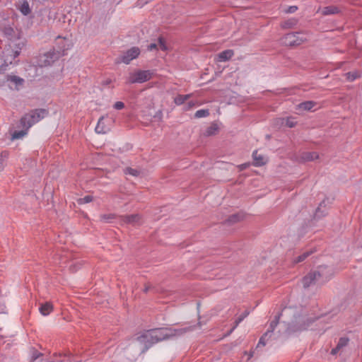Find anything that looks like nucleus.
I'll return each instance as SVG.
<instances>
[{
  "label": "nucleus",
  "mask_w": 362,
  "mask_h": 362,
  "mask_svg": "<svg viewBox=\"0 0 362 362\" xmlns=\"http://www.w3.org/2000/svg\"><path fill=\"white\" fill-rule=\"evenodd\" d=\"M48 112L45 109H35L23 116L20 120L23 129H29L33 124L43 119Z\"/></svg>",
  "instance_id": "f257e3e1"
},
{
  "label": "nucleus",
  "mask_w": 362,
  "mask_h": 362,
  "mask_svg": "<svg viewBox=\"0 0 362 362\" xmlns=\"http://www.w3.org/2000/svg\"><path fill=\"white\" fill-rule=\"evenodd\" d=\"M325 267H320L318 271H313L308 273L302 279V284L305 288H308L316 283L323 284L328 280L325 277Z\"/></svg>",
  "instance_id": "f03ea898"
},
{
  "label": "nucleus",
  "mask_w": 362,
  "mask_h": 362,
  "mask_svg": "<svg viewBox=\"0 0 362 362\" xmlns=\"http://www.w3.org/2000/svg\"><path fill=\"white\" fill-rule=\"evenodd\" d=\"M188 331V328L184 329H151L156 342L170 339L175 336H179Z\"/></svg>",
  "instance_id": "7ed1b4c3"
},
{
  "label": "nucleus",
  "mask_w": 362,
  "mask_h": 362,
  "mask_svg": "<svg viewBox=\"0 0 362 362\" xmlns=\"http://www.w3.org/2000/svg\"><path fill=\"white\" fill-rule=\"evenodd\" d=\"M188 331V328L184 329H151L156 342L170 339L175 336H179Z\"/></svg>",
  "instance_id": "20e7f679"
},
{
  "label": "nucleus",
  "mask_w": 362,
  "mask_h": 362,
  "mask_svg": "<svg viewBox=\"0 0 362 362\" xmlns=\"http://www.w3.org/2000/svg\"><path fill=\"white\" fill-rule=\"evenodd\" d=\"M64 55V50H56L54 48L44 53L39 57L38 64L40 66H51L55 61Z\"/></svg>",
  "instance_id": "39448f33"
},
{
  "label": "nucleus",
  "mask_w": 362,
  "mask_h": 362,
  "mask_svg": "<svg viewBox=\"0 0 362 362\" xmlns=\"http://www.w3.org/2000/svg\"><path fill=\"white\" fill-rule=\"evenodd\" d=\"M153 71L151 70H136L129 73L127 78V83H142L153 78Z\"/></svg>",
  "instance_id": "423d86ee"
},
{
  "label": "nucleus",
  "mask_w": 362,
  "mask_h": 362,
  "mask_svg": "<svg viewBox=\"0 0 362 362\" xmlns=\"http://www.w3.org/2000/svg\"><path fill=\"white\" fill-rule=\"evenodd\" d=\"M284 43L286 46H298L307 40L304 34L302 33H291L286 34L284 38Z\"/></svg>",
  "instance_id": "0eeeda50"
},
{
  "label": "nucleus",
  "mask_w": 362,
  "mask_h": 362,
  "mask_svg": "<svg viewBox=\"0 0 362 362\" xmlns=\"http://www.w3.org/2000/svg\"><path fill=\"white\" fill-rule=\"evenodd\" d=\"M115 122L114 119L106 116H102L95 127V132L98 134H106L109 132Z\"/></svg>",
  "instance_id": "6e6552de"
},
{
  "label": "nucleus",
  "mask_w": 362,
  "mask_h": 362,
  "mask_svg": "<svg viewBox=\"0 0 362 362\" xmlns=\"http://www.w3.org/2000/svg\"><path fill=\"white\" fill-rule=\"evenodd\" d=\"M140 54V49L136 47H133L125 52L120 58V62L129 64L131 61L137 58Z\"/></svg>",
  "instance_id": "1a4fd4ad"
},
{
  "label": "nucleus",
  "mask_w": 362,
  "mask_h": 362,
  "mask_svg": "<svg viewBox=\"0 0 362 362\" xmlns=\"http://www.w3.org/2000/svg\"><path fill=\"white\" fill-rule=\"evenodd\" d=\"M119 218L122 223L132 226H139L142 223V218L138 214L121 216Z\"/></svg>",
  "instance_id": "9d476101"
},
{
  "label": "nucleus",
  "mask_w": 362,
  "mask_h": 362,
  "mask_svg": "<svg viewBox=\"0 0 362 362\" xmlns=\"http://www.w3.org/2000/svg\"><path fill=\"white\" fill-rule=\"evenodd\" d=\"M137 340L144 344L146 349L149 348L153 344H156V341L153 337V334H152L151 330H148L141 336L137 337Z\"/></svg>",
  "instance_id": "9b49d317"
},
{
  "label": "nucleus",
  "mask_w": 362,
  "mask_h": 362,
  "mask_svg": "<svg viewBox=\"0 0 362 362\" xmlns=\"http://www.w3.org/2000/svg\"><path fill=\"white\" fill-rule=\"evenodd\" d=\"M252 158L254 160L253 165L257 167L262 166L266 164L267 161L262 155L258 154L257 151L252 153Z\"/></svg>",
  "instance_id": "f8f14e48"
},
{
  "label": "nucleus",
  "mask_w": 362,
  "mask_h": 362,
  "mask_svg": "<svg viewBox=\"0 0 362 362\" xmlns=\"http://www.w3.org/2000/svg\"><path fill=\"white\" fill-rule=\"evenodd\" d=\"M234 55V52L232 49H226L218 54V62H226L232 58Z\"/></svg>",
  "instance_id": "ddd939ff"
},
{
  "label": "nucleus",
  "mask_w": 362,
  "mask_h": 362,
  "mask_svg": "<svg viewBox=\"0 0 362 362\" xmlns=\"http://www.w3.org/2000/svg\"><path fill=\"white\" fill-rule=\"evenodd\" d=\"M298 19L296 18H288L281 23V27L284 29H291L298 24Z\"/></svg>",
  "instance_id": "4468645a"
},
{
  "label": "nucleus",
  "mask_w": 362,
  "mask_h": 362,
  "mask_svg": "<svg viewBox=\"0 0 362 362\" xmlns=\"http://www.w3.org/2000/svg\"><path fill=\"white\" fill-rule=\"evenodd\" d=\"M318 154L316 152H303L300 155V159L303 161H312L318 158Z\"/></svg>",
  "instance_id": "2eb2a0df"
},
{
  "label": "nucleus",
  "mask_w": 362,
  "mask_h": 362,
  "mask_svg": "<svg viewBox=\"0 0 362 362\" xmlns=\"http://www.w3.org/2000/svg\"><path fill=\"white\" fill-rule=\"evenodd\" d=\"M53 310V305L49 302H46L40 305L39 310L40 313L44 315H48Z\"/></svg>",
  "instance_id": "dca6fc26"
},
{
  "label": "nucleus",
  "mask_w": 362,
  "mask_h": 362,
  "mask_svg": "<svg viewBox=\"0 0 362 362\" xmlns=\"http://www.w3.org/2000/svg\"><path fill=\"white\" fill-rule=\"evenodd\" d=\"M339 12V8L335 6H328L324 7L322 9V14L323 16L336 14V13H338Z\"/></svg>",
  "instance_id": "f3484780"
},
{
  "label": "nucleus",
  "mask_w": 362,
  "mask_h": 362,
  "mask_svg": "<svg viewBox=\"0 0 362 362\" xmlns=\"http://www.w3.org/2000/svg\"><path fill=\"white\" fill-rule=\"evenodd\" d=\"M192 94L178 95L174 98V103L177 105H182L186 100L192 97Z\"/></svg>",
  "instance_id": "a211bd4d"
},
{
  "label": "nucleus",
  "mask_w": 362,
  "mask_h": 362,
  "mask_svg": "<svg viewBox=\"0 0 362 362\" xmlns=\"http://www.w3.org/2000/svg\"><path fill=\"white\" fill-rule=\"evenodd\" d=\"M316 103L313 101H305L300 103L298 107L300 109H303L304 110H310L313 107H315Z\"/></svg>",
  "instance_id": "6ab92c4d"
},
{
  "label": "nucleus",
  "mask_w": 362,
  "mask_h": 362,
  "mask_svg": "<svg viewBox=\"0 0 362 362\" xmlns=\"http://www.w3.org/2000/svg\"><path fill=\"white\" fill-rule=\"evenodd\" d=\"M314 252L313 250H310L303 252L300 255L298 256L295 259L293 260L294 263H299L303 261H304L308 257H309L311 254Z\"/></svg>",
  "instance_id": "aec40b11"
},
{
  "label": "nucleus",
  "mask_w": 362,
  "mask_h": 362,
  "mask_svg": "<svg viewBox=\"0 0 362 362\" xmlns=\"http://www.w3.org/2000/svg\"><path fill=\"white\" fill-rule=\"evenodd\" d=\"M21 12L23 15H28L30 13V8L29 6V4L27 1H23L19 8Z\"/></svg>",
  "instance_id": "412c9836"
},
{
  "label": "nucleus",
  "mask_w": 362,
  "mask_h": 362,
  "mask_svg": "<svg viewBox=\"0 0 362 362\" xmlns=\"http://www.w3.org/2000/svg\"><path fill=\"white\" fill-rule=\"evenodd\" d=\"M7 80L14 83L16 86L23 85L24 81L23 78L17 76H8Z\"/></svg>",
  "instance_id": "4be33fe9"
},
{
  "label": "nucleus",
  "mask_w": 362,
  "mask_h": 362,
  "mask_svg": "<svg viewBox=\"0 0 362 362\" xmlns=\"http://www.w3.org/2000/svg\"><path fill=\"white\" fill-rule=\"evenodd\" d=\"M218 130V127L216 124H212L210 127H209L205 132L206 136H211L216 134Z\"/></svg>",
  "instance_id": "5701e85b"
},
{
  "label": "nucleus",
  "mask_w": 362,
  "mask_h": 362,
  "mask_svg": "<svg viewBox=\"0 0 362 362\" xmlns=\"http://www.w3.org/2000/svg\"><path fill=\"white\" fill-rule=\"evenodd\" d=\"M28 129H24L21 131H15L12 134V139H22L25 135L27 134Z\"/></svg>",
  "instance_id": "b1692460"
},
{
  "label": "nucleus",
  "mask_w": 362,
  "mask_h": 362,
  "mask_svg": "<svg viewBox=\"0 0 362 362\" xmlns=\"http://www.w3.org/2000/svg\"><path fill=\"white\" fill-rule=\"evenodd\" d=\"M209 115V110H197L194 114L195 118H202V117H206Z\"/></svg>",
  "instance_id": "393cba45"
},
{
  "label": "nucleus",
  "mask_w": 362,
  "mask_h": 362,
  "mask_svg": "<svg viewBox=\"0 0 362 362\" xmlns=\"http://www.w3.org/2000/svg\"><path fill=\"white\" fill-rule=\"evenodd\" d=\"M8 157V151H3L0 154V170H1L4 168L5 161Z\"/></svg>",
  "instance_id": "a878e982"
},
{
  "label": "nucleus",
  "mask_w": 362,
  "mask_h": 362,
  "mask_svg": "<svg viewBox=\"0 0 362 362\" xmlns=\"http://www.w3.org/2000/svg\"><path fill=\"white\" fill-rule=\"evenodd\" d=\"M346 79L353 81L360 77V74L358 71H351L346 74Z\"/></svg>",
  "instance_id": "bb28decb"
},
{
  "label": "nucleus",
  "mask_w": 362,
  "mask_h": 362,
  "mask_svg": "<svg viewBox=\"0 0 362 362\" xmlns=\"http://www.w3.org/2000/svg\"><path fill=\"white\" fill-rule=\"evenodd\" d=\"M279 316H276L275 317V320H273L271 323H270V326H269V329H268V331L267 332H268V334H269V337H271L272 332H274V329H275V327H276V325H278L279 323Z\"/></svg>",
  "instance_id": "cd10ccee"
},
{
  "label": "nucleus",
  "mask_w": 362,
  "mask_h": 362,
  "mask_svg": "<svg viewBox=\"0 0 362 362\" xmlns=\"http://www.w3.org/2000/svg\"><path fill=\"white\" fill-rule=\"evenodd\" d=\"M117 217L115 214H103L100 216V219L104 222H110L112 219Z\"/></svg>",
  "instance_id": "c85d7f7f"
},
{
  "label": "nucleus",
  "mask_w": 362,
  "mask_h": 362,
  "mask_svg": "<svg viewBox=\"0 0 362 362\" xmlns=\"http://www.w3.org/2000/svg\"><path fill=\"white\" fill-rule=\"evenodd\" d=\"M349 343V339L346 337H341L339 339L338 344H337V349H342L343 347L346 346Z\"/></svg>",
  "instance_id": "c756f323"
},
{
  "label": "nucleus",
  "mask_w": 362,
  "mask_h": 362,
  "mask_svg": "<svg viewBox=\"0 0 362 362\" xmlns=\"http://www.w3.org/2000/svg\"><path fill=\"white\" fill-rule=\"evenodd\" d=\"M241 219H243V216H240V214H233L228 218L227 221L228 223H236V222L240 221Z\"/></svg>",
  "instance_id": "7c9ffc66"
},
{
  "label": "nucleus",
  "mask_w": 362,
  "mask_h": 362,
  "mask_svg": "<svg viewBox=\"0 0 362 362\" xmlns=\"http://www.w3.org/2000/svg\"><path fill=\"white\" fill-rule=\"evenodd\" d=\"M157 45H158V49H160L161 50H163V51H165L167 49L165 41L163 37H160L158 38Z\"/></svg>",
  "instance_id": "2f4dec72"
},
{
  "label": "nucleus",
  "mask_w": 362,
  "mask_h": 362,
  "mask_svg": "<svg viewBox=\"0 0 362 362\" xmlns=\"http://www.w3.org/2000/svg\"><path fill=\"white\" fill-rule=\"evenodd\" d=\"M124 173L126 175H133V176H138L139 174V172L137 170H136V169H133L132 168H127L124 170Z\"/></svg>",
  "instance_id": "473e14b6"
},
{
  "label": "nucleus",
  "mask_w": 362,
  "mask_h": 362,
  "mask_svg": "<svg viewBox=\"0 0 362 362\" xmlns=\"http://www.w3.org/2000/svg\"><path fill=\"white\" fill-rule=\"evenodd\" d=\"M93 200V197L90 195L85 196L84 197L78 200V204H87L91 202Z\"/></svg>",
  "instance_id": "72a5a7b5"
},
{
  "label": "nucleus",
  "mask_w": 362,
  "mask_h": 362,
  "mask_svg": "<svg viewBox=\"0 0 362 362\" xmlns=\"http://www.w3.org/2000/svg\"><path fill=\"white\" fill-rule=\"evenodd\" d=\"M21 50V47L18 45H17L16 48L15 49H13L11 51L12 54H11L12 56V59H14L17 57L19 56Z\"/></svg>",
  "instance_id": "f704fd0d"
},
{
  "label": "nucleus",
  "mask_w": 362,
  "mask_h": 362,
  "mask_svg": "<svg viewBox=\"0 0 362 362\" xmlns=\"http://www.w3.org/2000/svg\"><path fill=\"white\" fill-rule=\"evenodd\" d=\"M248 314H249V313H248V312L245 311L243 314H242L241 315H240V316H239V317L235 320V325L234 328H235V327H236L239 325V323H240V322H241L244 320V318H245V317H246L247 316V315H248Z\"/></svg>",
  "instance_id": "c9c22d12"
},
{
  "label": "nucleus",
  "mask_w": 362,
  "mask_h": 362,
  "mask_svg": "<svg viewBox=\"0 0 362 362\" xmlns=\"http://www.w3.org/2000/svg\"><path fill=\"white\" fill-rule=\"evenodd\" d=\"M296 122L293 118L288 117L286 120V125L290 128L295 127Z\"/></svg>",
  "instance_id": "e433bc0d"
},
{
  "label": "nucleus",
  "mask_w": 362,
  "mask_h": 362,
  "mask_svg": "<svg viewBox=\"0 0 362 362\" xmlns=\"http://www.w3.org/2000/svg\"><path fill=\"white\" fill-rule=\"evenodd\" d=\"M268 335H269V334H268V332H266V333H265V334H264V335H263V336L259 339V343H258V344H257V346H260V345H262V346H265V344H266L265 338H266Z\"/></svg>",
  "instance_id": "4c0bfd02"
},
{
  "label": "nucleus",
  "mask_w": 362,
  "mask_h": 362,
  "mask_svg": "<svg viewBox=\"0 0 362 362\" xmlns=\"http://www.w3.org/2000/svg\"><path fill=\"white\" fill-rule=\"evenodd\" d=\"M113 107L116 110H122L124 107V103L121 101H117L114 104Z\"/></svg>",
  "instance_id": "58836bf2"
},
{
  "label": "nucleus",
  "mask_w": 362,
  "mask_h": 362,
  "mask_svg": "<svg viewBox=\"0 0 362 362\" xmlns=\"http://www.w3.org/2000/svg\"><path fill=\"white\" fill-rule=\"evenodd\" d=\"M298 10V7L296 6H291L286 8L285 12L286 13H295Z\"/></svg>",
  "instance_id": "ea45409f"
},
{
  "label": "nucleus",
  "mask_w": 362,
  "mask_h": 362,
  "mask_svg": "<svg viewBox=\"0 0 362 362\" xmlns=\"http://www.w3.org/2000/svg\"><path fill=\"white\" fill-rule=\"evenodd\" d=\"M197 105V104L195 103L194 102L190 101L185 105L184 109L185 110L187 111L194 107V106H196Z\"/></svg>",
  "instance_id": "a19ab883"
},
{
  "label": "nucleus",
  "mask_w": 362,
  "mask_h": 362,
  "mask_svg": "<svg viewBox=\"0 0 362 362\" xmlns=\"http://www.w3.org/2000/svg\"><path fill=\"white\" fill-rule=\"evenodd\" d=\"M8 59H5L4 64H3L2 65L0 66V71H5L6 70L7 66L8 65Z\"/></svg>",
  "instance_id": "79ce46f5"
},
{
  "label": "nucleus",
  "mask_w": 362,
  "mask_h": 362,
  "mask_svg": "<svg viewBox=\"0 0 362 362\" xmlns=\"http://www.w3.org/2000/svg\"><path fill=\"white\" fill-rule=\"evenodd\" d=\"M4 32L6 35L9 36L12 35V33H13V30L11 28H6Z\"/></svg>",
  "instance_id": "37998d69"
},
{
  "label": "nucleus",
  "mask_w": 362,
  "mask_h": 362,
  "mask_svg": "<svg viewBox=\"0 0 362 362\" xmlns=\"http://www.w3.org/2000/svg\"><path fill=\"white\" fill-rule=\"evenodd\" d=\"M154 49H158V45H157V43H151L148 46V50L153 51Z\"/></svg>",
  "instance_id": "c03bdc74"
},
{
  "label": "nucleus",
  "mask_w": 362,
  "mask_h": 362,
  "mask_svg": "<svg viewBox=\"0 0 362 362\" xmlns=\"http://www.w3.org/2000/svg\"><path fill=\"white\" fill-rule=\"evenodd\" d=\"M250 165V163H243V164L238 165V168L240 170H245L246 168H247Z\"/></svg>",
  "instance_id": "a18cd8bd"
},
{
  "label": "nucleus",
  "mask_w": 362,
  "mask_h": 362,
  "mask_svg": "<svg viewBox=\"0 0 362 362\" xmlns=\"http://www.w3.org/2000/svg\"><path fill=\"white\" fill-rule=\"evenodd\" d=\"M340 350V349H337V346L332 349V351H331V354L332 355H335L337 354V352Z\"/></svg>",
  "instance_id": "49530a36"
},
{
  "label": "nucleus",
  "mask_w": 362,
  "mask_h": 362,
  "mask_svg": "<svg viewBox=\"0 0 362 362\" xmlns=\"http://www.w3.org/2000/svg\"><path fill=\"white\" fill-rule=\"evenodd\" d=\"M150 288H151L150 285H148V284L145 285V287L144 288V292L147 293L148 291V290L150 289Z\"/></svg>",
  "instance_id": "de8ad7c7"
},
{
  "label": "nucleus",
  "mask_w": 362,
  "mask_h": 362,
  "mask_svg": "<svg viewBox=\"0 0 362 362\" xmlns=\"http://www.w3.org/2000/svg\"><path fill=\"white\" fill-rule=\"evenodd\" d=\"M319 211V208L316 210V214Z\"/></svg>",
  "instance_id": "09e8293b"
}]
</instances>
